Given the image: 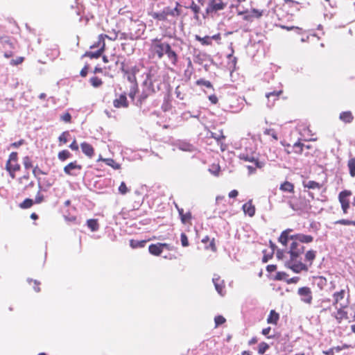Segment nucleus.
<instances>
[{
	"mask_svg": "<svg viewBox=\"0 0 355 355\" xmlns=\"http://www.w3.org/2000/svg\"><path fill=\"white\" fill-rule=\"evenodd\" d=\"M288 253L290 254L288 261L289 268L294 272L300 273L302 271H308L306 263L301 261V255L304 252V246L295 240H291Z\"/></svg>",
	"mask_w": 355,
	"mask_h": 355,
	"instance_id": "nucleus-1",
	"label": "nucleus"
},
{
	"mask_svg": "<svg viewBox=\"0 0 355 355\" xmlns=\"http://www.w3.org/2000/svg\"><path fill=\"white\" fill-rule=\"evenodd\" d=\"M109 34H101L98 37V40L95 42L92 45L90 46V49H98L96 51H87L83 55L84 57H88L91 59L98 58L104 53L105 50V39L107 38L110 40H116L118 37V32L113 30L110 31L109 30H104Z\"/></svg>",
	"mask_w": 355,
	"mask_h": 355,
	"instance_id": "nucleus-2",
	"label": "nucleus"
},
{
	"mask_svg": "<svg viewBox=\"0 0 355 355\" xmlns=\"http://www.w3.org/2000/svg\"><path fill=\"white\" fill-rule=\"evenodd\" d=\"M169 43L164 42L161 38H154L150 40L149 44V58L152 59L162 60Z\"/></svg>",
	"mask_w": 355,
	"mask_h": 355,
	"instance_id": "nucleus-3",
	"label": "nucleus"
},
{
	"mask_svg": "<svg viewBox=\"0 0 355 355\" xmlns=\"http://www.w3.org/2000/svg\"><path fill=\"white\" fill-rule=\"evenodd\" d=\"M289 207L294 211L308 212L311 209L310 200L304 196L299 195V196L291 197L288 202Z\"/></svg>",
	"mask_w": 355,
	"mask_h": 355,
	"instance_id": "nucleus-4",
	"label": "nucleus"
},
{
	"mask_svg": "<svg viewBox=\"0 0 355 355\" xmlns=\"http://www.w3.org/2000/svg\"><path fill=\"white\" fill-rule=\"evenodd\" d=\"M238 15L243 16L244 21L252 22L255 19H260L263 16L266 15V11L261 9L252 8L250 10L238 11Z\"/></svg>",
	"mask_w": 355,
	"mask_h": 355,
	"instance_id": "nucleus-5",
	"label": "nucleus"
},
{
	"mask_svg": "<svg viewBox=\"0 0 355 355\" xmlns=\"http://www.w3.org/2000/svg\"><path fill=\"white\" fill-rule=\"evenodd\" d=\"M34 182L31 179L28 172L25 173L23 175L17 180V189L18 194L24 193V191L29 187H33Z\"/></svg>",
	"mask_w": 355,
	"mask_h": 355,
	"instance_id": "nucleus-6",
	"label": "nucleus"
},
{
	"mask_svg": "<svg viewBox=\"0 0 355 355\" xmlns=\"http://www.w3.org/2000/svg\"><path fill=\"white\" fill-rule=\"evenodd\" d=\"M352 195V193L349 190H344L340 192L338 194V200L340 203L343 214H346L348 213L349 208V197Z\"/></svg>",
	"mask_w": 355,
	"mask_h": 355,
	"instance_id": "nucleus-7",
	"label": "nucleus"
},
{
	"mask_svg": "<svg viewBox=\"0 0 355 355\" xmlns=\"http://www.w3.org/2000/svg\"><path fill=\"white\" fill-rule=\"evenodd\" d=\"M297 294L300 296L301 300L305 304H311L312 303V291L309 287L304 286L298 288Z\"/></svg>",
	"mask_w": 355,
	"mask_h": 355,
	"instance_id": "nucleus-8",
	"label": "nucleus"
},
{
	"mask_svg": "<svg viewBox=\"0 0 355 355\" xmlns=\"http://www.w3.org/2000/svg\"><path fill=\"white\" fill-rule=\"evenodd\" d=\"M346 294L345 289H341L339 291H336L332 295V304L335 308L345 305L347 302H345V297Z\"/></svg>",
	"mask_w": 355,
	"mask_h": 355,
	"instance_id": "nucleus-9",
	"label": "nucleus"
},
{
	"mask_svg": "<svg viewBox=\"0 0 355 355\" xmlns=\"http://www.w3.org/2000/svg\"><path fill=\"white\" fill-rule=\"evenodd\" d=\"M227 6V3L222 0H211L207 7V13L216 12L223 10Z\"/></svg>",
	"mask_w": 355,
	"mask_h": 355,
	"instance_id": "nucleus-10",
	"label": "nucleus"
},
{
	"mask_svg": "<svg viewBox=\"0 0 355 355\" xmlns=\"http://www.w3.org/2000/svg\"><path fill=\"white\" fill-rule=\"evenodd\" d=\"M180 3L176 2L175 7L174 8L166 7L163 9L164 12L166 14V17H167L168 21H171V19H176L181 15V10L180 9Z\"/></svg>",
	"mask_w": 355,
	"mask_h": 355,
	"instance_id": "nucleus-11",
	"label": "nucleus"
},
{
	"mask_svg": "<svg viewBox=\"0 0 355 355\" xmlns=\"http://www.w3.org/2000/svg\"><path fill=\"white\" fill-rule=\"evenodd\" d=\"M347 306L348 302H346L345 305L336 308V312L333 314V316L338 324L341 323L343 320H347L348 318L347 311L345 310Z\"/></svg>",
	"mask_w": 355,
	"mask_h": 355,
	"instance_id": "nucleus-12",
	"label": "nucleus"
},
{
	"mask_svg": "<svg viewBox=\"0 0 355 355\" xmlns=\"http://www.w3.org/2000/svg\"><path fill=\"white\" fill-rule=\"evenodd\" d=\"M164 55H166V58L168 59V62L173 67L176 66L178 62V53L173 50L169 44L168 46L167 47Z\"/></svg>",
	"mask_w": 355,
	"mask_h": 355,
	"instance_id": "nucleus-13",
	"label": "nucleus"
},
{
	"mask_svg": "<svg viewBox=\"0 0 355 355\" xmlns=\"http://www.w3.org/2000/svg\"><path fill=\"white\" fill-rule=\"evenodd\" d=\"M82 168V165L78 164L77 161H73L66 165L63 171L68 175L75 176L76 173H74V171H80Z\"/></svg>",
	"mask_w": 355,
	"mask_h": 355,
	"instance_id": "nucleus-14",
	"label": "nucleus"
},
{
	"mask_svg": "<svg viewBox=\"0 0 355 355\" xmlns=\"http://www.w3.org/2000/svg\"><path fill=\"white\" fill-rule=\"evenodd\" d=\"M21 168V166L18 162H6V170L8 172L10 177L12 179L16 178V172L19 171Z\"/></svg>",
	"mask_w": 355,
	"mask_h": 355,
	"instance_id": "nucleus-15",
	"label": "nucleus"
},
{
	"mask_svg": "<svg viewBox=\"0 0 355 355\" xmlns=\"http://www.w3.org/2000/svg\"><path fill=\"white\" fill-rule=\"evenodd\" d=\"M291 240H295L301 244L310 243L313 241V237L311 235L296 234L291 236Z\"/></svg>",
	"mask_w": 355,
	"mask_h": 355,
	"instance_id": "nucleus-16",
	"label": "nucleus"
},
{
	"mask_svg": "<svg viewBox=\"0 0 355 355\" xmlns=\"http://www.w3.org/2000/svg\"><path fill=\"white\" fill-rule=\"evenodd\" d=\"M113 105L116 108H127L129 105L125 94H120L119 96L113 101Z\"/></svg>",
	"mask_w": 355,
	"mask_h": 355,
	"instance_id": "nucleus-17",
	"label": "nucleus"
},
{
	"mask_svg": "<svg viewBox=\"0 0 355 355\" xmlns=\"http://www.w3.org/2000/svg\"><path fill=\"white\" fill-rule=\"evenodd\" d=\"M176 207L178 209V211L179 214V216L180 217L181 222L183 224H189L191 225V219H192V215L191 212L190 211H188L187 212L184 213V209L182 208H179L176 205Z\"/></svg>",
	"mask_w": 355,
	"mask_h": 355,
	"instance_id": "nucleus-18",
	"label": "nucleus"
},
{
	"mask_svg": "<svg viewBox=\"0 0 355 355\" xmlns=\"http://www.w3.org/2000/svg\"><path fill=\"white\" fill-rule=\"evenodd\" d=\"M80 148L82 152L88 157L92 158L94 155V148L90 144L83 142L80 144Z\"/></svg>",
	"mask_w": 355,
	"mask_h": 355,
	"instance_id": "nucleus-19",
	"label": "nucleus"
},
{
	"mask_svg": "<svg viewBox=\"0 0 355 355\" xmlns=\"http://www.w3.org/2000/svg\"><path fill=\"white\" fill-rule=\"evenodd\" d=\"M292 231L291 229H286L281 233L278 241L284 246H287L288 241L291 240L290 233Z\"/></svg>",
	"mask_w": 355,
	"mask_h": 355,
	"instance_id": "nucleus-20",
	"label": "nucleus"
},
{
	"mask_svg": "<svg viewBox=\"0 0 355 355\" xmlns=\"http://www.w3.org/2000/svg\"><path fill=\"white\" fill-rule=\"evenodd\" d=\"M213 282L217 292L220 295H223L225 288L224 281L222 280L219 276H216L213 278Z\"/></svg>",
	"mask_w": 355,
	"mask_h": 355,
	"instance_id": "nucleus-21",
	"label": "nucleus"
},
{
	"mask_svg": "<svg viewBox=\"0 0 355 355\" xmlns=\"http://www.w3.org/2000/svg\"><path fill=\"white\" fill-rule=\"evenodd\" d=\"M339 119L345 123H350L353 121L354 117L351 111H345L340 114Z\"/></svg>",
	"mask_w": 355,
	"mask_h": 355,
	"instance_id": "nucleus-22",
	"label": "nucleus"
},
{
	"mask_svg": "<svg viewBox=\"0 0 355 355\" xmlns=\"http://www.w3.org/2000/svg\"><path fill=\"white\" fill-rule=\"evenodd\" d=\"M316 257V252L313 250H308L304 255V261L308 263L306 266L309 267L311 266L313 261Z\"/></svg>",
	"mask_w": 355,
	"mask_h": 355,
	"instance_id": "nucleus-23",
	"label": "nucleus"
},
{
	"mask_svg": "<svg viewBox=\"0 0 355 355\" xmlns=\"http://www.w3.org/2000/svg\"><path fill=\"white\" fill-rule=\"evenodd\" d=\"M239 157L241 159L254 163V165H255L257 167H261V163L259 162L258 159L255 158L253 155H248L244 153H241Z\"/></svg>",
	"mask_w": 355,
	"mask_h": 355,
	"instance_id": "nucleus-24",
	"label": "nucleus"
},
{
	"mask_svg": "<svg viewBox=\"0 0 355 355\" xmlns=\"http://www.w3.org/2000/svg\"><path fill=\"white\" fill-rule=\"evenodd\" d=\"M243 210L245 214H248L250 217L253 216L255 214V207L251 200L243 205Z\"/></svg>",
	"mask_w": 355,
	"mask_h": 355,
	"instance_id": "nucleus-25",
	"label": "nucleus"
},
{
	"mask_svg": "<svg viewBox=\"0 0 355 355\" xmlns=\"http://www.w3.org/2000/svg\"><path fill=\"white\" fill-rule=\"evenodd\" d=\"M279 320V314L275 310H271L267 318V322L268 324L277 325Z\"/></svg>",
	"mask_w": 355,
	"mask_h": 355,
	"instance_id": "nucleus-26",
	"label": "nucleus"
},
{
	"mask_svg": "<svg viewBox=\"0 0 355 355\" xmlns=\"http://www.w3.org/2000/svg\"><path fill=\"white\" fill-rule=\"evenodd\" d=\"M279 189L284 192H288L291 193H294L295 186L294 184L288 181H284L279 186Z\"/></svg>",
	"mask_w": 355,
	"mask_h": 355,
	"instance_id": "nucleus-27",
	"label": "nucleus"
},
{
	"mask_svg": "<svg viewBox=\"0 0 355 355\" xmlns=\"http://www.w3.org/2000/svg\"><path fill=\"white\" fill-rule=\"evenodd\" d=\"M148 251L154 256H159L163 252L159 243L150 245L148 247Z\"/></svg>",
	"mask_w": 355,
	"mask_h": 355,
	"instance_id": "nucleus-28",
	"label": "nucleus"
},
{
	"mask_svg": "<svg viewBox=\"0 0 355 355\" xmlns=\"http://www.w3.org/2000/svg\"><path fill=\"white\" fill-rule=\"evenodd\" d=\"M303 186L304 188H308L309 189H320L322 187L321 184L314 180L303 182Z\"/></svg>",
	"mask_w": 355,
	"mask_h": 355,
	"instance_id": "nucleus-29",
	"label": "nucleus"
},
{
	"mask_svg": "<svg viewBox=\"0 0 355 355\" xmlns=\"http://www.w3.org/2000/svg\"><path fill=\"white\" fill-rule=\"evenodd\" d=\"M150 15L154 19L157 21H168L164 10H162L161 12H153Z\"/></svg>",
	"mask_w": 355,
	"mask_h": 355,
	"instance_id": "nucleus-30",
	"label": "nucleus"
},
{
	"mask_svg": "<svg viewBox=\"0 0 355 355\" xmlns=\"http://www.w3.org/2000/svg\"><path fill=\"white\" fill-rule=\"evenodd\" d=\"M146 240L137 241L135 239H131L130 241V245L132 248H144L146 243Z\"/></svg>",
	"mask_w": 355,
	"mask_h": 355,
	"instance_id": "nucleus-31",
	"label": "nucleus"
},
{
	"mask_svg": "<svg viewBox=\"0 0 355 355\" xmlns=\"http://www.w3.org/2000/svg\"><path fill=\"white\" fill-rule=\"evenodd\" d=\"M102 162H105L107 166H111L114 169H120L121 168V164L116 162L112 158L103 159H102Z\"/></svg>",
	"mask_w": 355,
	"mask_h": 355,
	"instance_id": "nucleus-32",
	"label": "nucleus"
},
{
	"mask_svg": "<svg viewBox=\"0 0 355 355\" xmlns=\"http://www.w3.org/2000/svg\"><path fill=\"white\" fill-rule=\"evenodd\" d=\"M347 167L351 177H355V157L350 158L347 162Z\"/></svg>",
	"mask_w": 355,
	"mask_h": 355,
	"instance_id": "nucleus-33",
	"label": "nucleus"
},
{
	"mask_svg": "<svg viewBox=\"0 0 355 355\" xmlns=\"http://www.w3.org/2000/svg\"><path fill=\"white\" fill-rule=\"evenodd\" d=\"M71 157V153L68 150H62L58 154L59 160L64 162Z\"/></svg>",
	"mask_w": 355,
	"mask_h": 355,
	"instance_id": "nucleus-34",
	"label": "nucleus"
},
{
	"mask_svg": "<svg viewBox=\"0 0 355 355\" xmlns=\"http://www.w3.org/2000/svg\"><path fill=\"white\" fill-rule=\"evenodd\" d=\"M87 225L88 227L92 231H97L99 227V225L98 223V220L96 219H89L87 221Z\"/></svg>",
	"mask_w": 355,
	"mask_h": 355,
	"instance_id": "nucleus-35",
	"label": "nucleus"
},
{
	"mask_svg": "<svg viewBox=\"0 0 355 355\" xmlns=\"http://www.w3.org/2000/svg\"><path fill=\"white\" fill-rule=\"evenodd\" d=\"M195 39L200 42L202 45H211V40L209 36H205L204 37H201L200 36L196 35H195Z\"/></svg>",
	"mask_w": 355,
	"mask_h": 355,
	"instance_id": "nucleus-36",
	"label": "nucleus"
},
{
	"mask_svg": "<svg viewBox=\"0 0 355 355\" xmlns=\"http://www.w3.org/2000/svg\"><path fill=\"white\" fill-rule=\"evenodd\" d=\"M34 201L31 198H26L23 202H21L19 207L21 209H26L31 207L33 205Z\"/></svg>",
	"mask_w": 355,
	"mask_h": 355,
	"instance_id": "nucleus-37",
	"label": "nucleus"
},
{
	"mask_svg": "<svg viewBox=\"0 0 355 355\" xmlns=\"http://www.w3.org/2000/svg\"><path fill=\"white\" fill-rule=\"evenodd\" d=\"M89 83L94 87H98L103 85L102 80L97 76L90 78Z\"/></svg>",
	"mask_w": 355,
	"mask_h": 355,
	"instance_id": "nucleus-38",
	"label": "nucleus"
},
{
	"mask_svg": "<svg viewBox=\"0 0 355 355\" xmlns=\"http://www.w3.org/2000/svg\"><path fill=\"white\" fill-rule=\"evenodd\" d=\"M22 163L26 170L33 167V162L31 158L29 156H25L23 157Z\"/></svg>",
	"mask_w": 355,
	"mask_h": 355,
	"instance_id": "nucleus-39",
	"label": "nucleus"
},
{
	"mask_svg": "<svg viewBox=\"0 0 355 355\" xmlns=\"http://www.w3.org/2000/svg\"><path fill=\"white\" fill-rule=\"evenodd\" d=\"M303 146L304 144L300 142L295 143L294 145L292 146L293 153H295L296 154H302L303 151Z\"/></svg>",
	"mask_w": 355,
	"mask_h": 355,
	"instance_id": "nucleus-40",
	"label": "nucleus"
},
{
	"mask_svg": "<svg viewBox=\"0 0 355 355\" xmlns=\"http://www.w3.org/2000/svg\"><path fill=\"white\" fill-rule=\"evenodd\" d=\"M263 134L265 135H268V136L271 137L275 141L278 140L277 134L274 129H272V128L266 129L263 131Z\"/></svg>",
	"mask_w": 355,
	"mask_h": 355,
	"instance_id": "nucleus-41",
	"label": "nucleus"
},
{
	"mask_svg": "<svg viewBox=\"0 0 355 355\" xmlns=\"http://www.w3.org/2000/svg\"><path fill=\"white\" fill-rule=\"evenodd\" d=\"M138 92V85L137 83L134 84L130 91H129V93H128V96L132 100L134 101L135 98V96L137 94V93Z\"/></svg>",
	"mask_w": 355,
	"mask_h": 355,
	"instance_id": "nucleus-42",
	"label": "nucleus"
},
{
	"mask_svg": "<svg viewBox=\"0 0 355 355\" xmlns=\"http://www.w3.org/2000/svg\"><path fill=\"white\" fill-rule=\"evenodd\" d=\"M334 224L336 225H354L355 226V220H349L347 219H340L335 221Z\"/></svg>",
	"mask_w": 355,
	"mask_h": 355,
	"instance_id": "nucleus-43",
	"label": "nucleus"
},
{
	"mask_svg": "<svg viewBox=\"0 0 355 355\" xmlns=\"http://www.w3.org/2000/svg\"><path fill=\"white\" fill-rule=\"evenodd\" d=\"M197 85H203L207 88H213V85L210 81L204 79H199L196 82Z\"/></svg>",
	"mask_w": 355,
	"mask_h": 355,
	"instance_id": "nucleus-44",
	"label": "nucleus"
},
{
	"mask_svg": "<svg viewBox=\"0 0 355 355\" xmlns=\"http://www.w3.org/2000/svg\"><path fill=\"white\" fill-rule=\"evenodd\" d=\"M226 322V319L223 315H217L214 318L215 327L224 324Z\"/></svg>",
	"mask_w": 355,
	"mask_h": 355,
	"instance_id": "nucleus-45",
	"label": "nucleus"
},
{
	"mask_svg": "<svg viewBox=\"0 0 355 355\" xmlns=\"http://www.w3.org/2000/svg\"><path fill=\"white\" fill-rule=\"evenodd\" d=\"M269 348V345L264 342H261L259 344L258 346V352L259 354H263L266 352V351Z\"/></svg>",
	"mask_w": 355,
	"mask_h": 355,
	"instance_id": "nucleus-46",
	"label": "nucleus"
},
{
	"mask_svg": "<svg viewBox=\"0 0 355 355\" xmlns=\"http://www.w3.org/2000/svg\"><path fill=\"white\" fill-rule=\"evenodd\" d=\"M119 191L122 195H125L129 191V189L124 182H122L119 185Z\"/></svg>",
	"mask_w": 355,
	"mask_h": 355,
	"instance_id": "nucleus-47",
	"label": "nucleus"
},
{
	"mask_svg": "<svg viewBox=\"0 0 355 355\" xmlns=\"http://www.w3.org/2000/svg\"><path fill=\"white\" fill-rule=\"evenodd\" d=\"M181 244L183 247H187L189 245L188 237L184 233H182L180 236Z\"/></svg>",
	"mask_w": 355,
	"mask_h": 355,
	"instance_id": "nucleus-48",
	"label": "nucleus"
},
{
	"mask_svg": "<svg viewBox=\"0 0 355 355\" xmlns=\"http://www.w3.org/2000/svg\"><path fill=\"white\" fill-rule=\"evenodd\" d=\"M69 135L68 131L63 132L59 137V141L62 144H66L68 141L67 137Z\"/></svg>",
	"mask_w": 355,
	"mask_h": 355,
	"instance_id": "nucleus-49",
	"label": "nucleus"
},
{
	"mask_svg": "<svg viewBox=\"0 0 355 355\" xmlns=\"http://www.w3.org/2000/svg\"><path fill=\"white\" fill-rule=\"evenodd\" d=\"M7 162H18V154L17 152H12Z\"/></svg>",
	"mask_w": 355,
	"mask_h": 355,
	"instance_id": "nucleus-50",
	"label": "nucleus"
},
{
	"mask_svg": "<svg viewBox=\"0 0 355 355\" xmlns=\"http://www.w3.org/2000/svg\"><path fill=\"white\" fill-rule=\"evenodd\" d=\"M60 119L65 123H71V116L69 112H65L64 114L60 116Z\"/></svg>",
	"mask_w": 355,
	"mask_h": 355,
	"instance_id": "nucleus-51",
	"label": "nucleus"
},
{
	"mask_svg": "<svg viewBox=\"0 0 355 355\" xmlns=\"http://www.w3.org/2000/svg\"><path fill=\"white\" fill-rule=\"evenodd\" d=\"M2 47L3 49H15V46H14V44L12 42H11L9 40H6L5 42H3V43L2 44Z\"/></svg>",
	"mask_w": 355,
	"mask_h": 355,
	"instance_id": "nucleus-52",
	"label": "nucleus"
},
{
	"mask_svg": "<svg viewBox=\"0 0 355 355\" xmlns=\"http://www.w3.org/2000/svg\"><path fill=\"white\" fill-rule=\"evenodd\" d=\"M24 60V57H18L16 59H13L10 61L11 65H18L21 64Z\"/></svg>",
	"mask_w": 355,
	"mask_h": 355,
	"instance_id": "nucleus-53",
	"label": "nucleus"
},
{
	"mask_svg": "<svg viewBox=\"0 0 355 355\" xmlns=\"http://www.w3.org/2000/svg\"><path fill=\"white\" fill-rule=\"evenodd\" d=\"M44 196L40 191L37 193L35 199V202L37 204H40L44 201Z\"/></svg>",
	"mask_w": 355,
	"mask_h": 355,
	"instance_id": "nucleus-54",
	"label": "nucleus"
},
{
	"mask_svg": "<svg viewBox=\"0 0 355 355\" xmlns=\"http://www.w3.org/2000/svg\"><path fill=\"white\" fill-rule=\"evenodd\" d=\"M282 93V91L269 92V93L266 94V96L268 98H269L270 97H272V96L275 97V98H277Z\"/></svg>",
	"mask_w": 355,
	"mask_h": 355,
	"instance_id": "nucleus-55",
	"label": "nucleus"
},
{
	"mask_svg": "<svg viewBox=\"0 0 355 355\" xmlns=\"http://www.w3.org/2000/svg\"><path fill=\"white\" fill-rule=\"evenodd\" d=\"M33 174L35 178H37L38 175L41 174H46L44 173L38 166H35L33 169Z\"/></svg>",
	"mask_w": 355,
	"mask_h": 355,
	"instance_id": "nucleus-56",
	"label": "nucleus"
},
{
	"mask_svg": "<svg viewBox=\"0 0 355 355\" xmlns=\"http://www.w3.org/2000/svg\"><path fill=\"white\" fill-rule=\"evenodd\" d=\"M89 64H87L85 65V67L81 69L80 72V75L82 76V77H86L87 73H88V69H89Z\"/></svg>",
	"mask_w": 355,
	"mask_h": 355,
	"instance_id": "nucleus-57",
	"label": "nucleus"
},
{
	"mask_svg": "<svg viewBox=\"0 0 355 355\" xmlns=\"http://www.w3.org/2000/svg\"><path fill=\"white\" fill-rule=\"evenodd\" d=\"M30 284H33V288L36 292L40 291V283L36 280H31Z\"/></svg>",
	"mask_w": 355,
	"mask_h": 355,
	"instance_id": "nucleus-58",
	"label": "nucleus"
},
{
	"mask_svg": "<svg viewBox=\"0 0 355 355\" xmlns=\"http://www.w3.org/2000/svg\"><path fill=\"white\" fill-rule=\"evenodd\" d=\"M4 53H3V55L5 58H11L13 55H14V52H13V49H4Z\"/></svg>",
	"mask_w": 355,
	"mask_h": 355,
	"instance_id": "nucleus-59",
	"label": "nucleus"
},
{
	"mask_svg": "<svg viewBox=\"0 0 355 355\" xmlns=\"http://www.w3.org/2000/svg\"><path fill=\"white\" fill-rule=\"evenodd\" d=\"M190 8L195 14L200 12V8L196 3L193 2Z\"/></svg>",
	"mask_w": 355,
	"mask_h": 355,
	"instance_id": "nucleus-60",
	"label": "nucleus"
},
{
	"mask_svg": "<svg viewBox=\"0 0 355 355\" xmlns=\"http://www.w3.org/2000/svg\"><path fill=\"white\" fill-rule=\"evenodd\" d=\"M69 148H70L71 150H76V151L78 150L79 147H78V143H77V141H76V139H74V140L71 142V144L69 145Z\"/></svg>",
	"mask_w": 355,
	"mask_h": 355,
	"instance_id": "nucleus-61",
	"label": "nucleus"
},
{
	"mask_svg": "<svg viewBox=\"0 0 355 355\" xmlns=\"http://www.w3.org/2000/svg\"><path fill=\"white\" fill-rule=\"evenodd\" d=\"M175 94L177 98H180V100H183L184 98V95L180 91L179 86L175 88Z\"/></svg>",
	"mask_w": 355,
	"mask_h": 355,
	"instance_id": "nucleus-62",
	"label": "nucleus"
},
{
	"mask_svg": "<svg viewBox=\"0 0 355 355\" xmlns=\"http://www.w3.org/2000/svg\"><path fill=\"white\" fill-rule=\"evenodd\" d=\"M211 137L214 138L215 139H216L217 141H220L221 139H225V136H223L222 135V133L220 134H216V133H214L212 132L211 133Z\"/></svg>",
	"mask_w": 355,
	"mask_h": 355,
	"instance_id": "nucleus-63",
	"label": "nucleus"
},
{
	"mask_svg": "<svg viewBox=\"0 0 355 355\" xmlns=\"http://www.w3.org/2000/svg\"><path fill=\"white\" fill-rule=\"evenodd\" d=\"M287 276H288V275L286 272H279L277 273L275 278L277 280H282L285 277H287Z\"/></svg>",
	"mask_w": 355,
	"mask_h": 355,
	"instance_id": "nucleus-64",
	"label": "nucleus"
}]
</instances>
